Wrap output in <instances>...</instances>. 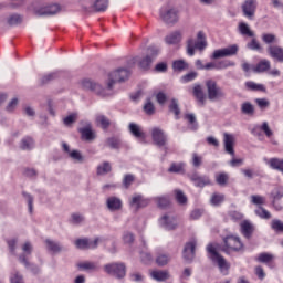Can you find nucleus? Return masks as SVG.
Listing matches in <instances>:
<instances>
[{"instance_id": "1", "label": "nucleus", "mask_w": 283, "mask_h": 283, "mask_svg": "<svg viewBox=\"0 0 283 283\" xmlns=\"http://www.w3.org/2000/svg\"><path fill=\"white\" fill-rule=\"evenodd\" d=\"M207 251L209 253L210 260H212L213 264H217L220 273H222V275H229V269H231V265L229 264V262H227V259H224V256L218 253V245L209 244L207 247Z\"/></svg>"}, {"instance_id": "2", "label": "nucleus", "mask_w": 283, "mask_h": 283, "mask_svg": "<svg viewBox=\"0 0 283 283\" xmlns=\"http://www.w3.org/2000/svg\"><path fill=\"white\" fill-rule=\"evenodd\" d=\"M80 85L85 92H93V94L102 96L103 98H105L106 96H112L113 94V92L108 91L107 84L106 87H103V85L98 84L94 80H82Z\"/></svg>"}, {"instance_id": "3", "label": "nucleus", "mask_w": 283, "mask_h": 283, "mask_svg": "<svg viewBox=\"0 0 283 283\" xmlns=\"http://www.w3.org/2000/svg\"><path fill=\"white\" fill-rule=\"evenodd\" d=\"M103 271L116 280H124L127 275V265L124 262H111L103 266Z\"/></svg>"}, {"instance_id": "4", "label": "nucleus", "mask_w": 283, "mask_h": 283, "mask_svg": "<svg viewBox=\"0 0 283 283\" xmlns=\"http://www.w3.org/2000/svg\"><path fill=\"white\" fill-rule=\"evenodd\" d=\"M127 78H129V70L127 69H117L111 72L108 81L106 82L108 91L114 93V85H116V83H123L127 81Z\"/></svg>"}, {"instance_id": "5", "label": "nucleus", "mask_w": 283, "mask_h": 283, "mask_svg": "<svg viewBox=\"0 0 283 283\" xmlns=\"http://www.w3.org/2000/svg\"><path fill=\"white\" fill-rule=\"evenodd\" d=\"M127 78H129V70L127 69H117L111 72L108 81L106 82L108 91L114 93V85H116V83H123L127 81Z\"/></svg>"}, {"instance_id": "6", "label": "nucleus", "mask_w": 283, "mask_h": 283, "mask_svg": "<svg viewBox=\"0 0 283 283\" xmlns=\"http://www.w3.org/2000/svg\"><path fill=\"white\" fill-rule=\"evenodd\" d=\"M159 50L156 46H151L148 49V55H146L143 60L138 59V57H134L129 61V67H132V65H136V63H138L139 67H142V70H147L149 67V65H151L154 59H156L159 54Z\"/></svg>"}, {"instance_id": "7", "label": "nucleus", "mask_w": 283, "mask_h": 283, "mask_svg": "<svg viewBox=\"0 0 283 283\" xmlns=\"http://www.w3.org/2000/svg\"><path fill=\"white\" fill-rule=\"evenodd\" d=\"M206 87L208 92V98L209 101H212V103H216V101H222V98H226L227 93L218 85V83L213 80H208L206 82Z\"/></svg>"}, {"instance_id": "8", "label": "nucleus", "mask_w": 283, "mask_h": 283, "mask_svg": "<svg viewBox=\"0 0 283 283\" xmlns=\"http://www.w3.org/2000/svg\"><path fill=\"white\" fill-rule=\"evenodd\" d=\"M197 40L189 39L187 41V54L188 56H193L196 54V50H205L207 48V39L205 38V33L202 31H199L197 34Z\"/></svg>"}, {"instance_id": "9", "label": "nucleus", "mask_w": 283, "mask_h": 283, "mask_svg": "<svg viewBox=\"0 0 283 283\" xmlns=\"http://www.w3.org/2000/svg\"><path fill=\"white\" fill-rule=\"evenodd\" d=\"M22 251L23 254L20 255L19 260L21 262V264H24L27 269H29V271H32V273H39V271H41V269H39V266L30 264V262H28V259H25V255H31L32 254V243L30 242H25L22 245Z\"/></svg>"}, {"instance_id": "10", "label": "nucleus", "mask_w": 283, "mask_h": 283, "mask_svg": "<svg viewBox=\"0 0 283 283\" xmlns=\"http://www.w3.org/2000/svg\"><path fill=\"white\" fill-rule=\"evenodd\" d=\"M224 244L226 249H223V251L226 253H231V251H242V249H244L242 241H240V237L233 234L224 238Z\"/></svg>"}, {"instance_id": "11", "label": "nucleus", "mask_w": 283, "mask_h": 283, "mask_svg": "<svg viewBox=\"0 0 283 283\" xmlns=\"http://www.w3.org/2000/svg\"><path fill=\"white\" fill-rule=\"evenodd\" d=\"M160 19L167 25H174L178 23V9L176 8L161 9Z\"/></svg>"}, {"instance_id": "12", "label": "nucleus", "mask_w": 283, "mask_h": 283, "mask_svg": "<svg viewBox=\"0 0 283 283\" xmlns=\"http://www.w3.org/2000/svg\"><path fill=\"white\" fill-rule=\"evenodd\" d=\"M148 205L149 199L145 198L143 195L135 193L129 198V207L133 211L145 209Z\"/></svg>"}, {"instance_id": "13", "label": "nucleus", "mask_w": 283, "mask_h": 283, "mask_svg": "<svg viewBox=\"0 0 283 283\" xmlns=\"http://www.w3.org/2000/svg\"><path fill=\"white\" fill-rule=\"evenodd\" d=\"M239 50L240 48L238 46V44H232L224 49L216 50L212 54V59H224L227 56H235Z\"/></svg>"}, {"instance_id": "14", "label": "nucleus", "mask_w": 283, "mask_h": 283, "mask_svg": "<svg viewBox=\"0 0 283 283\" xmlns=\"http://www.w3.org/2000/svg\"><path fill=\"white\" fill-rule=\"evenodd\" d=\"M223 147L226 154L235 158V136L233 134L224 133L223 134Z\"/></svg>"}, {"instance_id": "15", "label": "nucleus", "mask_w": 283, "mask_h": 283, "mask_svg": "<svg viewBox=\"0 0 283 283\" xmlns=\"http://www.w3.org/2000/svg\"><path fill=\"white\" fill-rule=\"evenodd\" d=\"M62 148H63V151L66 154V156H69V158H71L72 161L78 165H83V163H85V157L83 156V154H81L80 150L70 149V146L66 143L62 144Z\"/></svg>"}, {"instance_id": "16", "label": "nucleus", "mask_w": 283, "mask_h": 283, "mask_svg": "<svg viewBox=\"0 0 283 283\" xmlns=\"http://www.w3.org/2000/svg\"><path fill=\"white\" fill-rule=\"evenodd\" d=\"M103 242V239L95 238L94 240H90L87 238L77 239L75 241V247L77 249H97L98 244Z\"/></svg>"}, {"instance_id": "17", "label": "nucleus", "mask_w": 283, "mask_h": 283, "mask_svg": "<svg viewBox=\"0 0 283 283\" xmlns=\"http://www.w3.org/2000/svg\"><path fill=\"white\" fill-rule=\"evenodd\" d=\"M153 143L157 145V147H165L167 145V135L160 127H154L150 130Z\"/></svg>"}, {"instance_id": "18", "label": "nucleus", "mask_w": 283, "mask_h": 283, "mask_svg": "<svg viewBox=\"0 0 283 283\" xmlns=\"http://www.w3.org/2000/svg\"><path fill=\"white\" fill-rule=\"evenodd\" d=\"M159 226L166 231H174L178 229V219L171 214H165L159 219Z\"/></svg>"}, {"instance_id": "19", "label": "nucleus", "mask_w": 283, "mask_h": 283, "mask_svg": "<svg viewBox=\"0 0 283 283\" xmlns=\"http://www.w3.org/2000/svg\"><path fill=\"white\" fill-rule=\"evenodd\" d=\"M59 12H61V7L56 3L35 10L38 17H54V14H59Z\"/></svg>"}, {"instance_id": "20", "label": "nucleus", "mask_w": 283, "mask_h": 283, "mask_svg": "<svg viewBox=\"0 0 283 283\" xmlns=\"http://www.w3.org/2000/svg\"><path fill=\"white\" fill-rule=\"evenodd\" d=\"M241 8L244 17L253 19L255 17V10H258V0H245Z\"/></svg>"}, {"instance_id": "21", "label": "nucleus", "mask_w": 283, "mask_h": 283, "mask_svg": "<svg viewBox=\"0 0 283 283\" xmlns=\"http://www.w3.org/2000/svg\"><path fill=\"white\" fill-rule=\"evenodd\" d=\"M192 94L201 107H205V103L207 101V95H205V91H202V85L195 84L192 87Z\"/></svg>"}, {"instance_id": "22", "label": "nucleus", "mask_w": 283, "mask_h": 283, "mask_svg": "<svg viewBox=\"0 0 283 283\" xmlns=\"http://www.w3.org/2000/svg\"><path fill=\"white\" fill-rule=\"evenodd\" d=\"M128 132H130L132 136L137 138V140H145L147 138V135L143 132V127L136 123H130L128 125Z\"/></svg>"}, {"instance_id": "23", "label": "nucleus", "mask_w": 283, "mask_h": 283, "mask_svg": "<svg viewBox=\"0 0 283 283\" xmlns=\"http://www.w3.org/2000/svg\"><path fill=\"white\" fill-rule=\"evenodd\" d=\"M196 245H197L196 240H191L190 242L186 243L184 248V258L188 262H191V260L196 258Z\"/></svg>"}, {"instance_id": "24", "label": "nucleus", "mask_w": 283, "mask_h": 283, "mask_svg": "<svg viewBox=\"0 0 283 283\" xmlns=\"http://www.w3.org/2000/svg\"><path fill=\"white\" fill-rule=\"evenodd\" d=\"M106 207L108 211H120L123 209V200L118 197H108L106 199Z\"/></svg>"}, {"instance_id": "25", "label": "nucleus", "mask_w": 283, "mask_h": 283, "mask_svg": "<svg viewBox=\"0 0 283 283\" xmlns=\"http://www.w3.org/2000/svg\"><path fill=\"white\" fill-rule=\"evenodd\" d=\"M80 133L82 135V139L86 140L87 143H92V140L96 139V132H94V129H92L91 124L80 128Z\"/></svg>"}, {"instance_id": "26", "label": "nucleus", "mask_w": 283, "mask_h": 283, "mask_svg": "<svg viewBox=\"0 0 283 283\" xmlns=\"http://www.w3.org/2000/svg\"><path fill=\"white\" fill-rule=\"evenodd\" d=\"M189 179L196 187H207L211 185V180L207 176H199L198 174L189 175Z\"/></svg>"}, {"instance_id": "27", "label": "nucleus", "mask_w": 283, "mask_h": 283, "mask_svg": "<svg viewBox=\"0 0 283 283\" xmlns=\"http://www.w3.org/2000/svg\"><path fill=\"white\" fill-rule=\"evenodd\" d=\"M268 54L271 56V59H274L275 61H279V63H283V49H282V46L270 45L268 48Z\"/></svg>"}, {"instance_id": "28", "label": "nucleus", "mask_w": 283, "mask_h": 283, "mask_svg": "<svg viewBox=\"0 0 283 283\" xmlns=\"http://www.w3.org/2000/svg\"><path fill=\"white\" fill-rule=\"evenodd\" d=\"M44 242L49 253H53L54 255H56V253H61V251H63V247H61V243L52 239H46Z\"/></svg>"}, {"instance_id": "29", "label": "nucleus", "mask_w": 283, "mask_h": 283, "mask_svg": "<svg viewBox=\"0 0 283 283\" xmlns=\"http://www.w3.org/2000/svg\"><path fill=\"white\" fill-rule=\"evenodd\" d=\"M180 41H182V33L180 31H174L165 38L167 45H177Z\"/></svg>"}, {"instance_id": "30", "label": "nucleus", "mask_w": 283, "mask_h": 283, "mask_svg": "<svg viewBox=\"0 0 283 283\" xmlns=\"http://www.w3.org/2000/svg\"><path fill=\"white\" fill-rule=\"evenodd\" d=\"M269 70H271V61L264 59L256 64V66L253 69V72L262 74L264 72H269Z\"/></svg>"}, {"instance_id": "31", "label": "nucleus", "mask_w": 283, "mask_h": 283, "mask_svg": "<svg viewBox=\"0 0 283 283\" xmlns=\"http://www.w3.org/2000/svg\"><path fill=\"white\" fill-rule=\"evenodd\" d=\"M150 277L156 282H165V280H169V273L167 271L155 270L150 272Z\"/></svg>"}, {"instance_id": "32", "label": "nucleus", "mask_w": 283, "mask_h": 283, "mask_svg": "<svg viewBox=\"0 0 283 283\" xmlns=\"http://www.w3.org/2000/svg\"><path fill=\"white\" fill-rule=\"evenodd\" d=\"M112 171V164L109 161H103L96 168L97 176H107Z\"/></svg>"}, {"instance_id": "33", "label": "nucleus", "mask_w": 283, "mask_h": 283, "mask_svg": "<svg viewBox=\"0 0 283 283\" xmlns=\"http://www.w3.org/2000/svg\"><path fill=\"white\" fill-rule=\"evenodd\" d=\"M266 165L276 171H281L283 174V159L280 158H271L266 160Z\"/></svg>"}, {"instance_id": "34", "label": "nucleus", "mask_w": 283, "mask_h": 283, "mask_svg": "<svg viewBox=\"0 0 283 283\" xmlns=\"http://www.w3.org/2000/svg\"><path fill=\"white\" fill-rule=\"evenodd\" d=\"M241 112L245 116H253L255 114V106L251 102H244L241 104Z\"/></svg>"}, {"instance_id": "35", "label": "nucleus", "mask_w": 283, "mask_h": 283, "mask_svg": "<svg viewBox=\"0 0 283 283\" xmlns=\"http://www.w3.org/2000/svg\"><path fill=\"white\" fill-rule=\"evenodd\" d=\"M20 148L24 151H30V149H34V139L32 137H24L20 143Z\"/></svg>"}, {"instance_id": "36", "label": "nucleus", "mask_w": 283, "mask_h": 283, "mask_svg": "<svg viewBox=\"0 0 283 283\" xmlns=\"http://www.w3.org/2000/svg\"><path fill=\"white\" fill-rule=\"evenodd\" d=\"M93 8L96 12H105L109 8V0H95Z\"/></svg>"}, {"instance_id": "37", "label": "nucleus", "mask_w": 283, "mask_h": 283, "mask_svg": "<svg viewBox=\"0 0 283 283\" xmlns=\"http://www.w3.org/2000/svg\"><path fill=\"white\" fill-rule=\"evenodd\" d=\"M81 271H98V265L94 262L85 261L77 264Z\"/></svg>"}, {"instance_id": "38", "label": "nucleus", "mask_w": 283, "mask_h": 283, "mask_svg": "<svg viewBox=\"0 0 283 283\" xmlns=\"http://www.w3.org/2000/svg\"><path fill=\"white\" fill-rule=\"evenodd\" d=\"M7 23L9 25H21L23 23V17L19 13H13L8 17Z\"/></svg>"}, {"instance_id": "39", "label": "nucleus", "mask_w": 283, "mask_h": 283, "mask_svg": "<svg viewBox=\"0 0 283 283\" xmlns=\"http://www.w3.org/2000/svg\"><path fill=\"white\" fill-rule=\"evenodd\" d=\"M255 216L261 218V220H271L272 216L269 210H266L264 207H258L254 210Z\"/></svg>"}, {"instance_id": "40", "label": "nucleus", "mask_w": 283, "mask_h": 283, "mask_svg": "<svg viewBox=\"0 0 283 283\" xmlns=\"http://www.w3.org/2000/svg\"><path fill=\"white\" fill-rule=\"evenodd\" d=\"M224 202V195L214 192L210 198V205L212 207H220Z\"/></svg>"}, {"instance_id": "41", "label": "nucleus", "mask_w": 283, "mask_h": 283, "mask_svg": "<svg viewBox=\"0 0 283 283\" xmlns=\"http://www.w3.org/2000/svg\"><path fill=\"white\" fill-rule=\"evenodd\" d=\"M71 224L81 227L85 222V217L78 212L72 213L70 219Z\"/></svg>"}, {"instance_id": "42", "label": "nucleus", "mask_w": 283, "mask_h": 283, "mask_svg": "<svg viewBox=\"0 0 283 283\" xmlns=\"http://www.w3.org/2000/svg\"><path fill=\"white\" fill-rule=\"evenodd\" d=\"M245 87L251 92H266V87L263 84H258L255 82H247Z\"/></svg>"}, {"instance_id": "43", "label": "nucleus", "mask_w": 283, "mask_h": 283, "mask_svg": "<svg viewBox=\"0 0 283 283\" xmlns=\"http://www.w3.org/2000/svg\"><path fill=\"white\" fill-rule=\"evenodd\" d=\"M254 103L256 104L261 112H266V109L271 107V102L266 98H255Z\"/></svg>"}, {"instance_id": "44", "label": "nucleus", "mask_w": 283, "mask_h": 283, "mask_svg": "<svg viewBox=\"0 0 283 283\" xmlns=\"http://www.w3.org/2000/svg\"><path fill=\"white\" fill-rule=\"evenodd\" d=\"M96 123L99 125V127H102V129H108L109 125H112L109 118H107L105 115H97Z\"/></svg>"}, {"instance_id": "45", "label": "nucleus", "mask_w": 283, "mask_h": 283, "mask_svg": "<svg viewBox=\"0 0 283 283\" xmlns=\"http://www.w3.org/2000/svg\"><path fill=\"white\" fill-rule=\"evenodd\" d=\"M241 232L245 238H251V233H253V226L249 221H243L241 223Z\"/></svg>"}, {"instance_id": "46", "label": "nucleus", "mask_w": 283, "mask_h": 283, "mask_svg": "<svg viewBox=\"0 0 283 283\" xmlns=\"http://www.w3.org/2000/svg\"><path fill=\"white\" fill-rule=\"evenodd\" d=\"M239 32L243 35V36H250L253 38L255 36V34L253 33V31H251V28H249V24L241 22L239 24Z\"/></svg>"}, {"instance_id": "47", "label": "nucleus", "mask_w": 283, "mask_h": 283, "mask_svg": "<svg viewBox=\"0 0 283 283\" xmlns=\"http://www.w3.org/2000/svg\"><path fill=\"white\" fill-rule=\"evenodd\" d=\"M250 200L252 205H255V207H262L263 205H266V197H262L260 195H252Z\"/></svg>"}, {"instance_id": "48", "label": "nucleus", "mask_w": 283, "mask_h": 283, "mask_svg": "<svg viewBox=\"0 0 283 283\" xmlns=\"http://www.w3.org/2000/svg\"><path fill=\"white\" fill-rule=\"evenodd\" d=\"M271 198L273 199V201H272L273 205H275L276 200H282V198H283V187L282 186L275 187L271 192Z\"/></svg>"}, {"instance_id": "49", "label": "nucleus", "mask_w": 283, "mask_h": 283, "mask_svg": "<svg viewBox=\"0 0 283 283\" xmlns=\"http://www.w3.org/2000/svg\"><path fill=\"white\" fill-rule=\"evenodd\" d=\"M168 171L170 174H182L185 171V163L171 164Z\"/></svg>"}, {"instance_id": "50", "label": "nucleus", "mask_w": 283, "mask_h": 283, "mask_svg": "<svg viewBox=\"0 0 283 283\" xmlns=\"http://www.w3.org/2000/svg\"><path fill=\"white\" fill-rule=\"evenodd\" d=\"M187 67H189V64H187L185 60H177L172 63L175 72H182V70H187Z\"/></svg>"}, {"instance_id": "51", "label": "nucleus", "mask_w": 283, "mask_h": 283, "mask_svg": "<svg viewBox=\"0 0 283 283\" xmlns=\"http://www.w3.org/2000/svg\"><path fill=\"white\" fill-rule=\"evenodd\" d=\"M271 229L276 233H283V222L280 219H273L271 221Z\"/></svg>"}, {"instance_id": "52", "label": "nucleus", "mask_w": 283, "mask_h": 283, "mask_svg": "<svg viewBox=\"0 0 283 283\" xmlns=\"http://www.w3.org/2000/svg\"><path fill=\"white\" fill-rule=\"evenodd\" d=\"M259 129L265 134L266 138H273V132L269 126V122H263L262 125L259 126Z\"/></svg>"}, {"instance_id": "53", "label": "nucleus", "mask_w": 283, "mask_h": 283, "mask_svg": "<svg viewBox=\"0 0 283 283\" xmlns=\"http://www.w3.org/2000/svg\"><path fill=\"white\" fill-rule=\"evenodd\" d=\"M169 260H171L169 254H159L156 259V262L158 266H166V264H169Z\"/></svg>"}, {"instance_id": "54", "label": "nucleus", "mask_w": 283, "mask_h": 283, "mask_svg": "<svg viewBox=\"0 0 283 283\" xmlns=\"http://www.w3.org/2000/svg\"><path fill=\"white\" fill-rule=\"evenodd\" d=\"M144 112L148 116H151L156 113V107L154 106V103H151V99H147L146 104L144 105Z\"/></svg>"}, {"instance_id": "55", "label": "nucleus", "mask_w": 283, "mask_h": 283, "mask_svg": "<svg viewBox=\"0 0 283 283\" xmlns=\"http://www.w3.org/2000/svg\"><path fill=\"white\" fill-rule=\"evenodd\" d=\"M22 196H23L24 200L28 202L29 212L32 213V209H33V205H34V197H32V195L28 193L27 191H23Z\"/></svg>"}, {"instance_id": "56", "label": "nucleus", "mask_w": 283, "mask_h": 283, "mask_svg": "<svg viewBox=\"0 0 283 283\" xmlns=\"http://www.w3.org/2000/svg\"><path fill=\"white\" fill-rule=\"evenodd\" d=\"M175 198L179 205H187V196L182 190H175Z\"/></svg>"}, {"instance_id": "57", "label": "nucleus", "mask_w": 283, "mask_h": 283, "mask_svg": "<svg viewBox=\"0 0 283 283\" xmlns=\"http://www.w3.org/2000/svg\"><path fill=\"white\" fill-rule=\"evenodd\" d=\"M134 180H136V177L132 174L125 175L123 179V186L125 189H129L132 187Z\"/></svg>"}, {"instance_id": "58", "label": "nucleus", "mask_w": 283, "mask_h": 283, "mask_svg": "<svg viewBox=\"0 0 283 283\" xmlns=\"http://www.w3.org/2000/svg\"><path fill=\"white\" fill-rule=\"evenodd\" d=\"M56 78V73H49L46 75H43L40 77V85H48L51 81H54Z\"/></svg>"}, {"instance_id": "59", "label": "nucleus", "mask_w": 283, "mask_h": 283, "mask_svg": "<svg viewBox=\"0 0 283 283\" xmlns=\"http://www.w3.org/2000/svg\"><path fill=\"white\" fill-rule=\"evenodd\" d=\"M186 119L188 120L189 125H190V129H192L193 132L196 129H198V122H196V115L193 114H187L186 115Z\"/></svg>"}, {"instance_id": "60", "label": "nucleus", "mask_w": 283, "mask_h": 283, "mask_svg": "<svg viewBox=\"0 0 283 283\" xmlns=\"http://www.w3.org/2000/svg\"><path fill=\"white\" fill-rule=\"evenodd\" d=\"M156 202L158 207H160L161 209H165V207H169V197L167 196L157 197Z\"/></svg>"}, {"instance_id": "61", "label": "nucleus", "mask_w": 283, "mask_h": 283, "mask_svg": "<svg viewBox=\"0 0 283 283\" xmlns=\"http://www.w3.org/2000/svg\"><path fill=\"white\" fill-rule=\"evenodd\" d=\"M77 115L75 113L67 115L63 118V123L66 127H70L71 125H74L76 123Z\"/></svg>"}, {"instance_id": "62", "label": "nucleus", "mask_w": 283, "mask_h": 283, "mask_svg": "<svg viewBox=\"0 0 283 283\" xmlns=\"http://www.w3.org/2000/svg\"><path fill=\"white\" fill-rule=\"evenodd\" d=\"M247 48L255 52L262 51V46L260 45V42H258V40L255 39H252V41L247 44Z\"/></svg>"}, {"instance_id": "63", "label": "nucleus", "mask_w": 283, "mask_h": 283, "mask_svg": "<svg viewBox=\"0 0 283 283\" xmlns=\"http://www.w3.org/2000/svg\"><path fill=\"white\" fill-rule=\"evenodd\" d=\"M10 283H24L23 275H21L19 272L11 273Z\"/></svg>"}, {"instance_id": "64", "label": "nucleus", "mask_w": 283, "mask_h": 283, "mask_svg": "<svg viewBox=\"0 0 283 283\" xmlns=\"http://www.w3.org/2000/svg\"><path fill=\"white\" fill-rule=\"evenodd\" d=\"M19 105V98L13 97L7 105L6 109L7 112H14L17 109V106Z\"/></svg>"}]
</instances>
